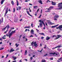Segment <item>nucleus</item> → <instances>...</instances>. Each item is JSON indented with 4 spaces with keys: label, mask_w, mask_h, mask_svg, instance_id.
<instances>
[{
    "label": "nucleus",
    "mask_w": 62,
    "mask_h": 62,
    "mask_svg": "<svg viewBox=\"0 0 62 62\" xmlns=\"http://www.w3.org/2000/svg\"><path fill=\"white\" fill-rule=\"evenodd\" d=\"M16 31V30H15L14 31H11V33H9V35H8V34H6V36L7 37H8L9 38H10V37H11V36L12 35V34H14L15 33Z\"/></svg>",
    "instance_id": "obj_1"
},
{
    "label": "nucleus",
    "mask_w": 62,
    "mask_h": 62,
    "mask_svg": "<svg viewBox=\"0 0 62 62\" xmlns=\"http://www.w3.org/2000/svg\"><path fill=\"white\" fill-rule=\"evenodd\" d=\"M39 22H40V23H39V25L40 27H41L42 26L43 24L44 27H45V24H44V22H43V21H41V20H39Z\"/></svg>",
    "instance_id": "obj_2"
},
{
    "label": "nucleus",
    "mask_w": 62,
    "mask_h": 62,
    "mask_svg": "<svg viewBox=\"0 0 62 62\" xmlns=\"http://www.w3.org/2000/svg\"><path fill=\"white\" fill-rule=\"evenodd\" d=\"M33 44H34V46H35V47H37L38 46V44H36V42H32L31 43V45H33Z\"/></svg>",
    "instance_id": "obj_3"
},
{
    "label": "nucleus",
    "mask_w": 62,
    "mask_h": 62,
    "mask_svg": "<svg viewBox=\"0 0 62 62\" xmlns=\"http://www.w3.org/2000/svg\"><path fill=\"white\" fill-rule=\"evenodd\" d=\"M62 3H59L58 4V8H60L61 7H60L61 6H62Z\"/></svg>",
    "instance_id": "obj_4"
},
{
    "label": "nucleus",
    "mask_w": 62,
    "mask_h": 62,
    "mask_svg": "<svg viewBox=\"0 0 62 62\" xmlns=\"http://www.w3.org/2000/svg\"><path fill=\"white\" fill-rule=\"evenodd\" d=\"M57 36H58V37L56 38V39H58L59 38H60L62 37V36L60 35H57Z\"/></svg>",
    "instance_id": "obj_5"
},
{
    "label": "nucleus",
    "mask_w": 62,
    "mask_h": 62,
    "mask_svg": "<svg viewBox=\"0 0 62 62\" xmlns=\"http://www.w3.org/2000/svg\"><path fill=\"white\" fill-rule=\"evenodd\" d=\"M49 54H53V55H54V54H56V55H57V53H55L54 52V53H49Z\"/></svg>",
    "instance_id": "obj_6"
},
{
    "label": "nucleus",
    "mask_w": 62,
    "mask_h": 62,
    "mask_svg": "<svg viewBox=\"0 0 62 62\" xmlns=\"http://www.w3.org/2000/svg\"><path fill=\"white\" fill-rule=\"evenodd\" d=\"M7 30H8V29L9 28H10L9 26V24H8L7 25L5 28H7Z\"/></svg>",
    "instance_id": "obj_7"
},
{
    "label": "nucleus",
    "mask_w": 62,
    "mask_h": 62,
    "mask_svg": "<svg viewBox=\"0 0 62 62\" xmlns=\"http://www.w3.org/2000/svg\"><path fill=\"white\" fill-rule=\"evenodd\" d=\"M51 4L53 6H55V5H56V3L54 2L53 1H52Z\"/></svg>",
    "instance_id": "obj_8"
},
{
    "label": "nucleus",
    "mask_w": 62,
    "mask_h": 62,
    "mask_svg": "<svg viewBox=\"0 0 62 62\" xmlns=\"http://www.w3.org/2000/svg\"><path fill=\"white\" fill-rule=\"evenodd\" d=\"M31 34H34V30L33 29H32L31 31Z\"/></svg>",
    "instance_id": "obj_9"
},
{
    "label": "nucleus",
    "mask_w": 62,
    "mask_h": 62,
    "mask_svg": "<svg viewBox=\"0 0 62 62\" xmlns=\"http://www.w3.org/2000/svg\"><path fill=\"white\" fill-rule=\"evenodd\" d=\"M26 12L29 15H30V16H31V17H33V16H32L30 14H29V11H26Z\"/></svg>",
    "instance_id": "obj_10"
},
{
    "label": "nucleus",
    "mask_w": 62,
    "mask_h": 62,
    "mask_svg": "<svg viewBox=\"0 0 62 62\" xmlns=\"http://www.w3.org/2000/svg\"><path fill=\"white\" fill-rule=\"evenodd\" d=\"M59 17V15H55L54 16V18H58Z\"/></svg>",
    "instance_id": "obj_11"
},
{
    "label": "nucleus",
    "mask_w": 62,
    "mask_h": 62,
    "mask_svg": "<svg viewBox=\"0 0 62 62\" xmlns=\"http://www.w3.org/2000/svg\"><path fill=\"white\" fill-rule=\"evenodd\" d=\"M58 25H59V24H58L54 26H52L51 28H54L55 27H57V26H58Z\"/></svg>",
    "instance_id": "obj_12"
},
{
    "label": "nucleus",
    "mask_w": 62,
    "mask_h": 62,
    "mask_svg": "<svg viewBox=\"0 0 62 62\" xmlns=\"http://www.w3.org/2000/svg\"><path fill=\"white\" fill-rule=\"evenodd\" d=\"M50 37H47L46 38V39L47 40H49V39H50Z\"/></svg>",
    "instance_id": "obj_13"
},
{
    "label": "nucleus",
    "mask_w": 62,
    "mask_h": 62,
    "mask_svg": "<svg viewBox=\"0 0 62 62\" xmlns=\"http://www.w3.org/2000/svg\"><path fill=\"white\" fill-rule=\"evenodd\" d=\"M60 7H61L60 8H57V9L58 10H60V9H62V5H61Z\"/></svg>",
    "instance_id": "obj_14"
},
{
    "label": "nucleus",
    "mask_w": 62,
    "mask_h": 62,
    "mask_svg": "<svg viewBox=\"0 0 62 62\" xmlns=\"http://www.w3.org/2000/svg\"><path fill=\"white\" fill-rule=\"evenodd\" d=\"M12 58H13L14 59V60H16L17 58V57H15L14 56H13Z\"/></svg>",
    "instance_id": "obj_15"
},
{
    "label": "nucleus",
    "mask_w": 62,
    "mask_h": 62,
    "mask_svg": "<svg viewBox=\"0 0 62 62\" xmlns=\"http://www.w3.org/2000/svg\"><path fill=\"white\" fill-rule=\"evenodd\" d=\"M41 4H42V1H41V0H40L38 1Z\"/></svg>",
    "instance_id": "obj_16"
},
{
    "label": "nucleus",
    "mask_w": 62,
    "mask_h": 62,
    "mask_svg": "<svg viewBox=\"0 0 62 62\" xmlns=\"http://www.w3.org/2000/svg\"><path fill=\"white\" fill-rule=\"evenodd\" d=\"M59 29H62V25H61L59 26Z\"/></svg>",
    "instance_id": "obj_17"
},
{
    "label": "nucleus",
    "mask_w": 62,
    "mask_h": 62,
    "mask_svg": "<svg viewBox=\"0 0 62 62\" xmlns=\"http://www.w3.org/2000/svg\"><path fill=\"white\" fill-rule=\"evenodd\" d=\"M27 54V50H26L25 52V54L24 55H25Z\"/></svg>",
    "instance_id": "obj_18"
},
{
    "label": "nucleus",
    "mask_w": 62,
    "mask_h": 62,
    "mask_svg": "<svg viewBox=\"0 0 62 62\" xmlns=\"http://www.w3.org/2000/svg\"><path fill=\"white\" fill-rule=\"evenodd\" d=\"M8 11H6V12L5 13V15L4 16V17H5V16H6V14H7V13H8Z\"/></svg>",
    "instance_id": "obj_19"
},
{
    "label": "nucleus",
    "mask_w": 62,
    "mask_h": 62,
    "mask_svg": "<svg viewBox=\"0 0 62 62\" xmlns=\"http://www.w3.org/2000/svg\"><path fill=\"white\" fill-rule=\"evenodd\" d=\"M5 1V0H2L1 1V5H2L3 4V3H4V2Z\"/></svg>",
    "instance_id": "obj_20"
},
{
    "label": "nucleus",
    "mask_w": 62,
    "mask_h": 62,
    "mask_svg": "<svg viewBox=\"0 0 62 62\" xmlns=\"http://www.w3.org/2000/svg\"><path fill=\"white\" fill-rule=\"evenodd\" d=\"M61 47H62L61 46L59 45V46H56V48H60Z\"/></svg>",
    "instance_id": "obj_21"
},
{
    "label": "nucleus",
    "mask_w": 62,
    "mask_h": 62,
    "mask_svg": "<svg viewBox=\"0 0 62 62\" xmlns=\"http://www.w3.org/2000/svg\"><path fill=\"white\" fill-rule=\"evenodd\" d=\"M6 37V35H4L3 37L2 38V39H6V38H5V37H4H4Z\"/></svg>",
    "instance_id": "obj_22"
},
{
    "label": "nucleus",
    "mask_w": 62,
    "mask_h": 62,
    "mask_svg": "<svg viewBox=\"0 0 62 62\" xmlns=\"http://www.w3.org/2000/svg\"><path fill=\"white\" fill-rule=\"evenodd\" d=\"M57 50L58 51L60 52L61 51V49L60 48H58L57 49Z\"/></svg>",
    "instance_id": "obj_23"
},
{
    "label": "nucleus",
    "mask_w": 62,
    "mask_h": 62,
    "mask_svg": "<svg viewBox=\"0 0 62 62\" xmlns=\"http://www.w3.org/2000/svg\"><path fill=\"white\" fill-rule=\"evenodd\" d=\"M31 27L30 26H27L25 27L24 28H30Z\"/></svg>",
    "instance_id": "obj_24"
},
{
    "label": "nucleus",
    "mask_w": 62,
    "mask_h": 62,
    "mask_svg": "<svg viewBox=\"0 0 62 62\" xmlns=\"http://www.w3.org/2000/svg\"><path fill=\"white\" fill-rule=\"evenodd\" d=\"M11 3L13 6L14 5V1H13L12 0L11 1Z\"/></svg>",
    "instance_id": "obj_25"
},
{
    "label": "nucleus",
    "mask_w": 62,
    "mask_h": 62,
    "mask_svg": "<svg viewBox=\"0 0 62 62\" xmlns=\"http://www.w3.org/2000/svg\"><path fill=\"white\" fill-rule=\"evenodd\" d=\"M40 35H43V36H45V34L44 33H39Z\"/></svg>",
    "instance_id": "obj_26"
},
{
    "label": "nucleus",
    "mask_w": 62,
    "mask_h": 62,
    "mask_svg": "<svg viewBox=\"0 0 62 62\" xmlns=\"http://www.w3.org/2000/svg\"><path fill=\"white\" fill-rule=\"evenodd\" d=\"M19 45V44H18L17 45V43L16 44H15V46H16V47H18V46Z\"/></svg>",
    "instance_id": "obj_27"
},
{
    "label": "nucleus",
    "mask_w": 62,
    "mask_h": 62,
    "mask_svg": "<svg viewBox=\"0 0 62 62\" xmlns=\"http://www.w3.org/2000/svg\"><path fill=\"white\" fill-rule=\"evenodd\" d=\"M37 7H38L37 6H34L33 7V8L34 9L37 8Z\"/></svg>",
    "instance_id": "obj_28"
},
{
    "label": "nucleus",
    "mask_w": 62,
    "mask_h": 62,
    "mask_svg": "<svg viewBox=\"0 0 62 62\" xmlns=\"http://www.w3.org/2000/svg\"><path fill=\"white\" fill-rule=\"evenodd\" d=\"M6 28L5 27V28H3V29H2V30L3 31H5V30H6Z\"/></svg>",
    "instance_id": "obj_29"
},
{
    "label": "nucleus",
    "mask_w": 62,
    "mask_h": 62,
    "mask_svg": "<svg viewBox=\"0 0 62 62\" xmlns=\"http://www.w3.org/2000/svg\"><path fill=\"white\" fill-rule=\"evenodd\" d=\"M54 37H55L56 38V35H54L52 36V38H54Z\"/></svg>",
    "instance_id": "obj_30"
},
{
    "label": "nucleus",
    "mask_w": 62,
    "mask_h": 62,
    "mask_svg": "<svg viewBox=\"0 0 62 62\" xmlns=\"http://www.w3.org/2000/svg\"><path fill=\"white\" fill-rule=\"evenodd\" d=\"M16 2L17 3V5L18 6L19 5V3H18V0H16Z\"/></svg>",
    "instance_id": "obj_31"
},
{
    "label": "nucleus",
    "mask_w": 62,
    "mask_h": 62,
    "mask_svg": "<svg viewBox=\"0 0 62 62\" xmlns=\"http://www.w3.org/2000/svg\"><path fill=\"white\" fill-rule=\"evenodd\" d=\"M41 62H46V61L45 60H42L41 61Z\"/></svg>",
    "instance_id": "obj_32"
},
{
    "label": "nucleus",
    "mask_w": 62,
    "mask_h": 62,
    "mask_svg": "<svg viewBox=\"0 0 62 62\" xmlns=\"http://www.w3.org/2000/svg\"><path fill=\"white\" fill-rule=\"evenodd\" d=\"M49 8H50V9H51V8H54V7L51 6Z\"/></svg>",
    "instance_id": "obj_33"
},
{
    "label": "nucleus",
    "mask_w": 62,
    "mask_h": 62,
    "mask_svg": "<svg viewBox=\"0 0 62 62\" xmlns=\"http://www.w3.org/2000/svg\"><path fill=\"white\" fill-rule=\"evenodd\" d=\"M18 8H19V10H20V9H21V8H22V7H20V6H19Z\"/></svg>",
    "instance_id": "obj_34"
},
{
    "label": "nucleus",
    "mask_w": 62,
    "mask_h": 62,
    "mask_svg": "<svg viewBox=\"0 0 62 62\" xmlns=\"http://www.w3.org/2000/svg\"><path fill=\"white\" fill-rule=\"evenodd\" d=\"M47 9L48 10H51V8H50V7L49 8Z\"/></svg>",
    "instance_id": "obj_35"
},
{
    "label": "nucleus",
    "mask_w": 62,
    "mask_h": 62,
    "mask_svg": "<svg viewBox=\"0 0 62 62\" xmlns=\"http://www.w3.org/2000/svg\"><path fill=\"white\" fill-rule=\"evenodd\" d=\"M49 24H50L51 25H52V24H54L52 23V22H50Z\"/></svg>",
    "instance_id": "obj_36"
},
{
    "label": "nucleus",
    "mask_w": 62,
    "mask_h": 62,
    "mask_svg": "<svg viewBox=\"0 0 62 62\" xmlns=\"http://www.w3.org/2000/svg\"><path fill=\"white\" fill-rule=\"evenodd\" d=\"M13 10V12H15V8H14Z\"/></svg>",
    "instance_id": "obj_37"
},
{
    "label": "nucleus",
    "mask_w": 62,
    "mask_h": 62,
    "mask_svg": "<svg viewBox=\"0 0 62 62\" xmlns=\"http://www.w3.org/2000/svg\"><path fill=\"white\" fill-rule=\"evenodd\" d=\"M8 30H7L6 31H5L4 32L5 34L7 32H8Z\"/></svg>",
    "instance_id": "obj_38"
},
{
    "label": "nucleus",
    "mask_w": 62,
    "mask_h": 62,
    "mask_svg": "<svg viewBox=\"0 0 62 62\" xmlns=\"http://www.w3.org/2000/svg\"><path fill=\"white\" fill-rule=\"evenodd\" d=\"M47 22L48 23V24H49L50 23V21L49 20H48L47 21Z\"/></svg>",
    "instance_id": "obj_39"
},
{
    "label": "nucleus",
    "mask_w": 62,
    "mask_h": 62,
    "mask_svg": "<svg viewBox=\"0 0 62 62\" xmlns=\"http://www.w3.org/2000/svg\"><path fill=\"white\" fill-rule=\"evenodd\" d=\"M11 30H10L8 32V33L9 34V33H10V32H11Z\"/></svg>",
    "instance_id": "obj_40"
},
{
    "label": "nucleus",
    "mask_w": 62,
    "mask_h": 62,
    "mask_svg": "<svg viewBox=\"0 0 62 62\" xmlns=\"http://www.w3.org/2000/svg\"><path fill=\"white\" fill-rule=\"evenodd\" d=\"M44 49H46V45H45V47H44Z\"/></svg>",
    "instance_id": "obj_41"
},
{
    "label": "nucleus",
    "mask_w": 62,
    "mask_h": 62,
    "mask_svg": "<svg viewBox=\"0 0 62 62\" xmlns=\"http://www.w3.org/2000/svg\"><path fill=\"white\" fill-rule=\"evenodd\" d=\"M1 22L3 23V18L2 17V20H1Z\"/></svg>",
    "instance_id": "obj_42"
},
{
    "label": "nucleus",
    "mask_w": 62,
    "mask_h": 62,
    "mask_svg": "<svg viewBox=\"0 0 62 62\" xmlns=\"http://www.w3.org/2000/svg\"><path fill=\"white\" fill-rule=\"evenodd\" d=\"M53 58H50L49 59L50 60H53Z\"/></svg>",
    "instance_id": "obj_43"
},
{
    "label": "nucleus",
    "mask_w": 62,
    "mask_h": 62,
    "mask_svg": "<svg viewBox=\"0 0 62 62\" xmlns=\"http://www.w3.org/2000/svg\"><path fill=\"white\" fill-rule=\"evenodd\" d=\"M4 49V47L2 48H1V49L0 48V50H3Z\"/></svg>",
    "instance_id": "obj_44"
},
{
    "label": "nucleus",
    "mask_w": 62,
    "mask_h": 62,
    "mask_svg": "<svg viewBox=\"0 0 62 62\" xmlns=\"http://www.w3.org/2000/svg\"><path fill=\"white\" fill-rule=\"evenodd\" d=\"M56 48V47H53L52 48V50H54V49H55Z\"/></svg>",
    "instance_id": "obj_45"
},
{
    "label": "nucleus",
    "mask_w": 62,
    "mask_h": 62,
    "mask_svg": "<svg viewBox=\"0 0 62 62\" xmlns=\"http://www.w3.org/2000/svg\"><path fill=\"white\" fill-rule=\"evenodd\" d=\"M54 21H55V20L56 21H57V19H56V18L54 19Z\"/></svg>",
    "instance_id": "obj_46"
},
{
    "label": "nucleus",
    "mask_w": 62,
    "mask_h": 62,
    "mask_svg": "<svg viewBox=\"0 0 62 62\" xmlns=\"http://www.w3.org/2000/svg\"><path fill=\"white\" fill-rule=\"evenodd\" d=\"M46 20V19H43V20L42 21H43V22H44Z\"/></svg>",
    "instance_id": "obj_47"
},
{
    "label": "nucleus",
    "mask_w": 62,
    "mask_h": 62,
    "mask_svg": "<svg viewBox=\"0 0 62 62\" xmlns=\"http://www.w3.org/2000/svg\"><path fill=\"white\" fill-rule=\"evenodd\" d=\"M36 30L37 32H39V30H38V29H37Z\"/></svg>",
    "instance_id": "obj_48"
},
{
    "label": "nucleus",
    "mask_w": 62,
    "mask_h": 62,
    "mask_svg": "<svg viewBox=\"0 0 62 62\" xmlns=\"http://www.w3.org/2000/svg\"><path fill=\"white\" fill-rule=\"evenodd\" d=\"M10 28V29H14V28H12L11 27Z\"/></svg>",
    "instance_id": "obj_49"
},
{
    "label": "nucleus",
    "mask_w": 62,
    "mask_h": 62,
    "mask_svg": "<svg viewBox=\"0 0 62 62\" xmlns=\"http://www.w3.org/2000/svg\"><path fill=\"white\" fill-rule=\"evenodd\" d=\"M8 55H7V56L6 57V58H7V57H8Z\"/></svg>",
    "instance_id": "obj_50"
},
{
    "label": "nucleus",
    "mask_w": 62,
    "mask_h": 62,
    "mask_svg": "<svg viewBox=\"0 0 62 62\" xmlns=\"http://www.w3.org/2000/svg\"><path fill=\"white\" fill-rule=\"evenodd\" d=\"M6 8V6H5L4 7V10H5Z\"/></svg>",
    "instance_id": "obj_51"
},
{
    "label": "nucleus",
    "mask_w": 62,
    "mask_h": 62,
    "mask_svg": "<svg viewBox=\"0 0 62 62\" xmlns=\"http://www.w3.org/2000/svg\"><path fill=\"white\" fill-rule=\"evenodd\" d=\"M56 28L57 29H59V27H56Z\"/></svg>",
    "instance_id": "obj_52"
},
{
    "label": "nucleus",
    "mask_w": 62,
    "mask_h": 62,
    "mask_svg": "<svg viewBox=\"0 0 62 62\" xmlns=\"http://www.w3.org/2000/svg\"><path fill=\"white\" fill-rule=\"evenodd\" d=\"M30 37V38H31V37H33V36L31 35V36Z\"/></svg>",
    "instance_id": "obj_53"
},
{
    "label": "nucleus",
    "mask_w": 62,
    "mask_h": 62,
    "mask_svg": "<svg viewBox=\"0 0 62 62\" xmlns=\"http://www.w3.org/2000/svg\"><path fill=\"white\" fill-rule=\"evenodd\" d=\"M47 54H46L45 55H44V56H46V55H47Z\"/></svg>",
    "instance_id": "obj_54"
},
{
    "label": "nucleus",
    "mask_w": 62,
    "mask_h": 62,
    "mask_svg": "<svg viewBox=\"0 0 62 62\" xmlns=\"http://www.w3.org/2000/svg\"><path fill=\"white\" fill-rule=\"evenodd\" d=\"M28 31V30L27 29H26L25 30V32H26V31Z\"/></svg>",
    "instance_id": "obj_55"
},
{
    "label": "nucleus",
    "mask_w": 62,
    "mask_h": 62,
    "mask_svg": "<svg viewBox=\"0 0 62 62\" xmlns=\"http://www.w3.org/2000/svg\"><path fill=\"white\" fill-rule=\"evenodd\" d=\"M62 57H61V58H60L59 59H58V60H61V59H62Z\"/></svg>",
    "instance_id": "obj_56"
},
{
    "label": "nucleus",
    "mask_w": 62,
    "mask_h": 62,
    "mask_svg": "<svg viewBox=\"0 0 62 62\" xmlns=\"http://www.w3.org/2000/svg\"><path fill=\"white\" fill-rule=\"evenodd\" d=\"M33 59V57H31V60H32Z\"/></svg>",
    "instance_id": "obj_57"
},
{
    "label": "nucleus",
    "mask_w": 62,
    "mask_h": 62,
    "mask_svg": "<svg viewBox=\"0 0 62 62\" xmlns=\"http://www.w3.org/2000/svg\"><path fill=\"white\" fill-rule=\"evenodd\" d=\"M6 10L7 11H8V8H7Z\"/></svg>",
    "instance_id": "obj_58"
},
{
    "label": "nucleus",
    "mask_w": 62,
    "mask_h": 62,
    "mask_svg": "<svg viewBox=\"0 0 62 62\" xmlns=\"http://www.w3.org/2000/svg\"><path fill=\"white\" fill-rule=\"evenodd\" d=\"M55 14V13H52L53 15H54Z\"/></svg>",
    "instance_id": "obj_59"
},
{
    "label": "nucleus",
    "mask_w": 62,
    "mask_h": 62,
    "mask_svg": "<svg viewBox=\"0 0 62 62\" xmlns=\"http://www.w3.org/2000/svg\"><path fill=\"white\" fill-rule=\"evenodd\" d=\"M41 15H40V16L39 17V18H40V17H41Z\"/></svg>",
    "instance_id": "obj_60"
},
{
    "label": "nucleus",
    "mask_w": 62,
    "mask_h": 62,
    "mask_svg": "<svg viewBox=\"0 0 62 62\" xmlns=\"http://www.w3.org/2000/svg\"><path fill=\"white\" fill-rule=\"evenodd\" d=\"M31 26L32 27H33V24H31Z\"/></svg>",
    "instance_id": "obj_61"
},
{
    "label": "nucleus",
    "mask_w": 62,
    "mask_h": 62,
    "mask_svg": "<svg viewBox=\"0 0 62 62\" xmlns=\"http://www.w3.org/2000/svg\"><path fill=\"white\" fill-rule=\"evenodd\" d=\"M10 51H11V52H13V50H12V49H11V50H10Z\"/></svg>",
    "instance_id": "obj_62"
},
{
    "label": "nucleus",
    "mask_w": 62,
    "mask_h": 62,
    "mask_svg": "<svg viewBox=\"0 0 62 62\" xmlns=\"http://www.w3.org/2000/svg\"><path fill=\"white\" fill-rule=\"evenodd\" d=\"M2 44V42H0V44Z\"/></svg>",
    "instance_id": "obj_63"
},
{
    "label": "nucleus",
    "mask_w": 62,
    "mask_h": 62,
    "mask_svg": "<svg viewBox=\"0 0 62 62\" xmlns=\"http://www.w3.org/2000/svg\"><path fill=\"white\" fill-rule=\"evenodd\" d=\"M41 39H44V37H41Z\"/></svg>",
    "instance_id": "obj_64"
}]
</instances>
